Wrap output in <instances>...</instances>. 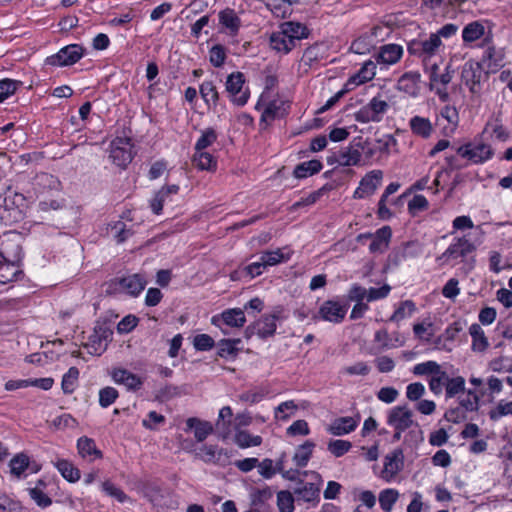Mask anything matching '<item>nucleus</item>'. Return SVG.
<instances>
[{
  "label": "nucleus",
  "instance_id": "f257e3e1",
  "mask_svg": "<svg viewBox=\"0 0 512 512\" xmlns=\"http://www.w3.org/2000/svg\"><path fill=\"white\" fill-rule=\"evenodd\" d=\"M26 197L11 186L0 194V222L5 226H12L24 219Z\"/></svg>",
  "mask_w": 512,
  "mask_h": 512
},
{
  "label": "nucleus",
  "instance_id": "f03ea898",
  "mask_svg": "<svg viewBox=\"0 0 512 512\" xmlns=\"http://www.w3.org/2000/svg\"><path fill=\"white\" fill-rule=\"evenodd\" d=\"M22 257L20 245L10 241L0 243V284H7L17 279L22 271L18 265Z\"/></svg>",
  "mask_w": 512,
  "mask_h": 512
},
{
  "label": "nucleus",
  "instance_id": "7ed1b4c3",
  "mask_svg": "<svg viewBox=\"0 0 512 512\" xmlns=\"http://www.w3.org/2000/svg\"><path fill=\"white\" fill-rule=\"evenodd\" d=\"M305 476H310L311 482H305L299 479L297 486L294 488L293 494L298 501L309 503H317L320 499V488L322 484L321 476L317 472L304 471Z\"/></svg>",
  "mask_w": 512,
  "mask_h": 512
},
{
  "label": "nucleus",
  "instance_id": "20e7f679",
  "mask_svg": "<svg viewBox=\"0 0 512 512\" xmlns=\"http://www.w3.org/2000/svg\"><path fill=\"white\" fill-rule=\"evenodd\" d=\"M281 309L275 310L271 314L263 315L253 324L248 325L244 331L245 338L250 339L257 335L261 339L272 337L277 329L276 322L281 318Z\"/></svg>",
  "mask_w": 512,
  "mask_h": 512
},
{
  "label": "nucleus",
  "instance_id": "39448f33",
  "mask_svg": "<svg viewBox=\"0 0 512 512\" xmlns=\"http://www.w3.org/2000/svg\"><path fill=\"white\" fill-rule=\"evenodd\" d=\"M389 109L387 101L380 97H373L366 105L354 113V118L360 123H379Z\"/></svg>",
  "mask_w": 512,
  "mask_h": 512
},
{
  "label": "nucleus",
  "instance_id": "423d86ee",
  "mask_svg": "<svg viewBox=\"0 0 512 512\" xmlns=\"http://www.w3.org/2000/svg\"><path fill=\"white\" fill-rule=\"evenodd\" d=\"M488 75L489 72L484 71L482 63L474 60L467 61L461 71V79L472 94L480 93L481 82L486 80Z\"/></svg>",
  "mask_w": 512,
  "mask_h": 512
},
{
  "label": "nucleus",
  "instance_id": "0eeeda50",
  "mask_svg": "<svg viewBox=\"0 0 512 512\" xmlns=\"http://www.w3.org/2000/svg\"><path fill=\"white\" fill-rule=\"evenodd\" d=\"M147 280L143 274L136 273L126 277H117L110 281L109 288L113 291H124L127 294L136 297L146 287Z\"/></svg>",
  "mask_w": 512,
  "mask_h": 512
},
{
  "label": "nucleus",
  "instance_id": "6e6552de",
  "mask_svg": "<svg viewBox=\"0 0 512 512\" xmlns=\"http://www.w3.org/2000/svg\"><path fill=\"white\" fill-rule=\"evenodd\" d=\"M245 77L242 72L231 73L225 82L226 92L229 94L231 101L237 106H244L249 99V90H243Z\"/></svg>",
  "mask_w": 512,
  "mask_h": 512
},
{
  "label": "nucleus",
  "instance_id": "1a4fd4ad",
  "mask_svg": "<svg viewBox=\"0 0 512 512\" xmlns=\"http://www.w3.org/2000/svg\"><path fill=\"white\" fill-rule=\"evenodd\" d=\"M84 54V48L78 44H70L56 54L46 58L45 64L55 67L69 66L78 62Z\"/></svg>",
  "mask_w": 512,
  "mask_h": 512
},
{
  "label": "nucleus",
  "instance_id": "9d476101",
  "mask_svg": "<svg viewBox=\"0 0 512 512\" xmlns=\"http://www.w3.org/2000/svg\"><path fill=\"white\" fill-rule=\"evenodd\" d=\"M112 162L121 168H126L132 161V144L128 137H116L110 144Z\"/></svg>",
  "mask_w": 512,
  "mask_h": 512
},
{
  "label": "nucleus",
  "instance_id": "9b49d317",
  "mask_svg": "<svg viewBox=\"0 0 512 512\" xmlns=\"http://www.w3.org/2000/svg\"><path fill=\"white\" fill-rule=\"evenodd\" d=\"M456 152L462 158L468 159L473 164H482L491 159L494 155L492 147L485 143H478L476 145L467 143L458 147Z\"/></svg>",
  "mask_w": 512,
  "mask_h": 512
},
{
  "label": "nucleus",
  "instance_id": "f8f14e48",
  "mask_svg": "<svg viewBox=\"0 0 512 512\" xmlns=\"http://www.w3.org/2000/svg\"><path fill=\"white\" fill-rule=\"evenodd\" d=\"M475 250V246L466 237H459L437 258L443 264H448L451 261L459 258H465L467 255Z\"/></svg>",
  "mask_w": 512,
  "mask_h": 512
},
{
  "label": "nucleus",
  "instance_id": "ddd939ff",
  "mask_svg": "<svg viewBox=\"0 0 512 512\" xmlns=\"http://www.w3.org/2000/svg\"><path fill=\"white\" fill-rule=\"evenodd\" d=\"M346 315L345 306L333 300L325 301L319 308L318 313H313L311 319L316 322L319 319L333 323H340Z\"/></svg>",
  "mask_w": 512,
  "mask_h": 512
},
{
  "label": "nucleus",
  "instance_id": "4468645a",
  "mask_svg": "<svg viewBox=\"0 0 512 512\" xmlns=\"http://www.w3.org/2000/svg\"><path fill=\"white\" fill-rule=\"evenodd\" d=\"M490 38L485 37L483 45H487L480 63L487 68L489 73H496L504 66L505 53L502 48L497 49L495 46L489 45Z\"/></svg>",
  "mask_w": 512,
  "mask_h": 512
},
{
  "label": "nucleus",
  "instance_id": "2eb2a0df",
  "mask_svg": "<svg viewBox=\"0 0 512 512\" xmlns=\"http://www.w3.org/2000/svg\"><path fill=\"white\" fill-rule=\"evenodd\" d=\"M387 423L392 426L394 430L406 431L415 424L413 421V412L407 405L395 406L388 414Z\"/></svg>",
  "mask_w": 512,
  "mask_h": 512
},
{
  "label": "nucleus",
  "instance_id": "dca6fc26",
  "mask_svg": "<svg viewBox=\"0 0 512 512\" xmlns=\"http://www.w3.org/2000/svg\"><path fill=\"white\" fill-rule=\"evenodd\" d=\"M113 331L105 324H98L94 328L93 334L89 337L86 347L91 349V354L100 355L107 347L108 342L112 339Z\"/></svg>",
  "mask_w": 512,
  "mask_h": 512
},
{
  "label": "nucleus",
  "instance_id": "f3484780",
  "mask_svg": "<svg viewBox=\"0 0 512 512\" xmlns=\"http://www.w3.org/2000/svg\"><path fill=\"white\" fill-rule=\"evenodd\" d=\"M383 172L381 170H372L368 172L360 181L359 186L354 191V199H363L375 193L381 185Z\"/></svg>",
  "mask_w": 512,
  "mask_h": 512
},
{
  "label": "nucleus",
  "instance_id": "a211bd4d",
  "mask_svg": "<svg viewBox=\"0 0 512 512\" xmlns=\"http://www.w3.org/2000/svg\"><path fill=\"white\" fill-rule=\"evenodd\" d=\"M392 237V230L389 226H383L378 229L374 234L363 233L357 236V241L361 242L365 238H371L372 241L369 245V251L371 253L384 252L390 243Z\"/></svg>",
  "mask_w": 512,
  "mask_h": 512
},
{
  "label": "nucleus",
  "instance_id": "6ab92c4d",
  "mask_svg": "<svg viewBox=\"0 0 512 512\" xmlns=\"http://www.w3.org/2000/svg\"><path fill=\"white\" fill-rule=\"evenodd\" d=\"M211 323L219 328H221V324L227 327L241 328L246 323V317L243 309H226L222 313L214 315L211 318Z\"/></svg>",
  "mask_w": 512,
  "mask_h": 512
},
{
  "label": "nucleus",
  "instance_id": "aec40b11",
  "mask_svg": "<svg viewBox=\"0 0 512 512\" xmlns=\"http://www.w3.org/2000/svg\"><path fill=\"white\" fill-rule=\"evenodd\" d=\"M404 466V453L401 448H396L385 456L382 478L389 481L396 476Z\"/></svg>",
  "mask_w": 512,
  "mask_h": 512
},
{
  "label": "nucleus",
  "instance_id": "412c9836",
  "mask_svg": "<svg viewBox=\"0 0 512 512\" xmlns=\"http://www.w3.org/2000/svg\"><path fill=\"white\" fill-rule=\"evenodd\" d=\"M221 32L229 36H237L241 27V19L234 9L226 8L218 13Z\"/></svg>",
  "mask_w": 512,
  "mask_h": 512
},
{
  "label": "nucleus",
  "instance_id": "4be33fe9",
  "mask_svg": "<svg viewBox=\"0 0 512 512\" xmlns=\"http://www.w3.org/2000/svg\"><path fill=\"white\" fill-rule=\"evenodd\" d=\"M111 377L115 383L122 384L131 391L139 390L143 385V380L138 375L123 368H114Z\"/></svg>",
  "mask_w": 512,
  "mask_h": 512
},
{
  "label": "nucleus",
  "instance_id": "5701e85b",
  "mask_svg": "<svg viewBox=\"0 0 512 512\" xmlns=\"http://www.w3.org/2000/svg\"><path fill=\"white\" fill-rule=\"evenodd\" d=\"M441 44L442 41L441 39H439L438 35L432 33L426 40L413 41L408 46V51L411 54L419 53L431 56L435 54V52L441 46Z\"/></svg>",
  "mask_w": 512,
  "mask_h": 512
},
{
  "label": "nucleus",
  "instance_id": "b1692460",
  "mask_svg": "<svg viewBox=\"0 0 512 512\" xmlns=\"http://www.w3.org/2000/svg\"><path fill=\"white\" fill-rule=\"evenodd\" d=\"M359 419L351 416L334 419L326 428L327 432L334 436H342L353 432L358 426Z\"/></svg>",
  "mask_w": 512,
  "mask_h": 512
},
{
  "label": "nucleus",
  "instance_id": "393cba45",
  "mask_svg": "<svg viewBox=\"0 0 512 512\" xmlns=\"http://www.w3.org/2000/svg\"><path fill=\"white\" fill-rule=\"evenodd\" d=\"M279 28L283 29L295 47L302 39H306L310 35L308 27L299 22L286 21L281 23Z\"/></svg>",
  "mask_w": 512,
  "mask_h": 512
},
{
  "label": "nucleus",
  "instance_id": "a878e982",
  "mask_svg": "<svg viewBox=\"0 0 512 512\" xmlns=\"http://www.w3.org/2000/svg\"><path fill=\"white\" fill-rule=\"evenodd\" d=\"M420 79V73L412 71L406 72L398 79L397 89L410 96H416L419 92Z\"/></svg>",
  "mask_w": 512,
  "mask_h": 512
},
{
  "label": "nucleus",
  "instance_id": "bb28decb",
  "mask_svg": "<svg viewBox=\"0 0 512 512\" xmlns=\"http://www.w3.org/2000/svg\"><path fill=\"white\" fill-rule=\"evenodd\" d=\"M402 55V46L398 44H386L380 47L376 60L379 63L393 65L401 59Z\"/></svg>",
  "mask_w": 512,
  "mask_h": 512
},
{
  "label": "nucleus",
  "instance_id": "cd10ccee",
  "mask_svg": "<svg viewBox=\"0 0 512 512\" xmlns=\"http://www.w3.org/2000/svg\"><path fill=\"white\" fill-rule=\"evenodd\" d=\"M375 74L376 64L371 60L366 61L359 71L348 79L345 86L349 88L351 85L358 86L364 84L372 80L375 77Z\"/></svg>",
  "mask_w": 512,
  "mask_h": 512
},
{
  "label": "nucleus",
  "instance_id": "c85d7f7f",
  "mask_svg": "<svg viewBox=\"0 0 512 512\" xmlns=\"http://www.w3.org/2000/svg\"><path fill=\"white\" fill-rule=\"evenodd\" d=\"M179 192L178 185H168L162 187L151 199L150 208L152 212L159 215L162 212L163 205L171 195H176Z\"/></svg>",
  "mask_w": 512,
  "mask_h": 512
},
{
  "label": "nucleus",
  "instance_id": "c756f323",
  "mask_svg": "<svg viewBox=\"0 0 512 512\" xmlns=\"http://www.w3.org/2000/svg\"><path fill=\"white\" fill-rule=\"evenodd\" d=\"M270 47L279 53L288 54L295 46L292 40L288 38L287 34L283 29L279 28V31L273 32L270 36Z\"/></svg>",
  "mask_w": 512,
  "mask_h": 512
},
{
  "label": "nucleus",
  "instance_id": "7c9ffc66",
  "mask_svg": "<svg viewBox=\"0 0 512 512\" xmlns=\"http://www.w3.org/2000/svg\"><path fill=\"white\" fill-rule=\"evenodd\" d=\"M187 430H194V436L198 442L204 441L212 432L213 426L198 418H188L186 421Z\"/></svg>",
  "mask_w": 512,
  "mask_h": 512
},
{
  "label": "nucleus",
  "instance_id": "2f4dec72",
  "mask_svg": "<svg viewBox=\"0 0 512 512\" xmlns=\"http://www.w3.org/2000/svg\"><path fill=\"white\" fill-rule=\"evenodd\" d=\"M78 452L83 458L90 457V460L101 459L102 452L97 448L95 441L92 438L83 436L77 441Z\"/></svg>",
  "mask_w": 512,
  "mask_h": 512
},
{
  "label": "nucleus",
  "instance_id": "473e14b6",
  "mask_svg": "<svg viewBox=\"0 0 512 512\" xmlns=\"http://www.w3.org/2000/svg\"><path fill=\"white\" fill-rule=\"evenodd\" d=\"M409 127L414 135L424 139L429 138L433 132V126L430 120L418 115L413 116L409 120Z\"/></svg>",
  "mask_w": 512,
  "mask_h": 512
},
{
  "label": "nucleus",
  "instance_id": "72a5a7b5",
  "mask_svg": "<svg viewBox=\"0 0 512 512\" xmlns=\"http://www.w3.org/2000/svg\"><path fill=\"white\" fill-rule=\"evenodd\" d=\"M469 334L471 335L472 338L471 349L474 352H483L488 348V339L485 336V333L479 324H472L469 328Z\"/></svg>",
  "mask_w": 512,
  "mask_h": 512
},
{
  "label": "nucleus",
  "instance_id": "f704fd0d",
  "mask_svg": "<svg viewBox=\"0 0 512 512\" xmlns=\"http://www.w3.org/2000/svg\"><path fill=\"white\" fill-rule=\"evenodd\" d=\"M485 35V27L480 21L468 23L462 30V39L465 44L473 43Z\"/></svg>",
  "mask_w": 512,
  "mask_h": 512
},
{
  "label": "nucleus",
  "instance_id": "c9c22d12",
  "mask_svg": "<svg viewBox=\"0 0 512 512\" xmlns=\"http://www.w3.org/2000/svg\"><path fill=\"white\" fill-rule=\"evenodd\" d=\"M323 165L321 161L313 159L298 164L293 171V175L298 179H304L321 171Z\"/></svg>",
  "mask_w": 512,
  "mask_h": 512
},
{
  "label": "nucleus",
  "instance_id": "e433bc0d",
  "mask_svg": "<svg viewBox=\"0 0 512 512\" xmlns=\"http://www.w3.org/2000/svg\"><path fill=\"white\" fill-rule=\"evenodd\" d=\"M413 246L412 243L407 242L402 246L393 249L387 258V267L396 268L400 266L411 254L409 249Z\"/></svg>",
  "mask_w": 512,
  "mask_h": 512
},
{
  "label": "nucleus",
  "instance_id": "4c0bfd02",
  "mask_svg": "<svg viewBox=\"0 0 512 512\" xmlns=\"http://www.w3.org/2000/svg\"><path fill=\"white\" fill-rule=\"evenodd\" d=\"M199 92L205 104L209 108H215L219 101V92L212 81H204L200 87Z\"/></svg>",
  "mask_w": 512,
  "mask_h": 512
},
{
  "label": "nucleus",
  "instance_id": "58836bf2",
  "mask_svg": "<svg viewBox=\"0 0 512 512\" xmlns=\"http://www.w3.org/2000/svg\"><path fill=\"white\" fill-rule=\"evenodd\" d=\"M288 113L284 102L271 101L261 115V121L272 122L277 118H283Z\"/></svg>",
  "mask_w": 512,
  "mask_h": 512
},
{
  "label": "nucleus",
  "instance_id": "ea45409f",
  "mask_svg": "<svg viewBox=\"0 0 512 512\" xmlns=\"http://www.w3.org/2000/svg\"><path fill=\"white\" fill-rule=\"evenodd\" d=\"M315 443L307 440L304 444L299 445L294 453L293 461L298 467H305L313 453Z\"/></svg>",
  "mask_w": 512,
  "mask_h": 512
},
{
  "label": "nucleus",
  "instance_id": "a19ab883",
  "mask_svg": "<svg viewBox=\"0 0 512 512\" xmlns=\"http://www.w3.org/2000/svg\"><path fill=\"white\" fill-rule=\"evenodd\" d=\"M57 470L67 481L74 483L80 479V470L66 459L58 460L55 464Z\"/></svg>",
  "mask_w": 512,
  "mask_h": 512
},
{
  "label": "nucleus",
  "instance_id": "79ce46f5",
  "mask_svg": "<svg viewBox=\"0 0 512 512\" xmlns=\"http://www.w3.org/2000/svg\"><path fill=\"white\" fill-rule=\"evenodd\" d=\"M241 343V339H221L218 342L217 355L221 358L236 357L239 353L237 345Z\"/></svg>",
  "mask_w": 512,
  "mask_h": 512
},
{
  "label": "nucleus",
  "instance_id": "37998d69",
  "mask_svg": "<svg viewBox=\"0 0 512 512\" xmlns=\"http://www.w3.org/2000/svg\"><path fill=\"white\" fill-rule=\"evenodd\" d=\"M490 130L492 135L501 142H505L509 138V132L505 129L498 116L486 123L482 135Z\"/></svg>",
  "mask_w": 512,
  "mask_h": 512
},
{
  "label": "nucleus",
  "instance_id": "c03bdc74",
  "mask_svg": "<svg viewBox=\"0 0 512 512\" xmlns=\"http://www.w3.org/2000/svg\"><path fill=\"white\" fill-rule=\"evenodd\" d=\"M361 157L359 149L349 146L339 153L337 161L342 166H354L359 164Z\"/></svg>",
  "mask_w": 512,
  "mask_h": 512
},
{
  "label": "nucleus",
  "instance_id": "a18cd8bd",
  "mask_svg": "<svg viewBox=\"0 0 512 512\" xmlns=\"http://www.w3.org/2000/svg\"><path fill=\"white\" fill-rule=\"evenodd\" d=\"M79 378V370L76 367L69 368L68 372L64 374L61 382V388L64 394H72L77 386Z\"/></svg>",
  "mask_w": 512,
  "mask_h": 512
},
{
  "label": "nucleus",
  "instance_id": "49530a36",
  "mask_svg": "<svg viewBox=\"0 0 512 512\" xmlns=\"http://www.w3.org/2000/svg\"><path fill=\"white\" fill-rule=\"evenodd\" d=\"M235 443L241 448L259 446L262 443V438L258 435H251L245 430H240L235 434Z\"/></svg>",
  "mask_w": 512,
  "mask_h": 512
},
{
  "label": "nucleus",
  "instance_id": "de8ad7c7",
  "mask_svg": "<svg viewBox=\"0 0 512 512\" xmlns=\"http://www.w3.org/2000/svg\"><path fill=\"white\" fill-rule=\"evenodd\" d=\"M416 310L415 303L411 300H406L400 303L399 307L394 311V313L389 318L391 322H399L406 317L412 315V313Z\"/></svg>",
  "mask_w": 512,
  "mask_h": 512
},
{
  "label": "nucleus",
  "instance_id": "09e8293b",
  "mask_svg": "<svg viewBox=\"0 0 512 512\" xmlns=\"http://www.w3.org/2000/svg\"><path fill=\"white\" fill-rule=\"evenodd\" d=\"M11 473L20 477L29 466V457L24 453L15 455L9 463Z\"/></svg>",
  "mask_w": 512,
  "mask_h": 512
},
{
  "label": "nucleus",
  "instance_id": "8fccbe9b",
  "mask_svg": "<svg viewBox=\"0 0 512 512\" xmlns=\"http://www.w3.org/2000/svg\"><path fill=\"white\" fill-rule=\"evenodd\" d=\"M398 497H399V493L395 489L388 488V489L381 491L379 494L380 507L385 512H390L392 510L393 505L397 501Z\"/></svg>",
  "mask_w": 512,
  "mask_h": 512
},
{
  "label": "nucleus",
  "instance_id": "3c124183",
  "mask_svg": "<svg viewBox=\"0 0 512 512\" xmlns=\"http://www.w3.org/2000/svg\"><path fill=\"white\" fill-rule=\"evenodd\" d=\"M193 162L200 170H215L217 162L208 152H196Z\"/></svg>",
  "mask_w": 512,
  "mask_h": 512
},
{
  "label": "nucleus",
  "instance_id": "603ef678",
  "mask_svg": "<svg viewBox=\"0 0 512 512\" xmlns=\"http://www.w3.org/2000/svg\"><path fill=\"white\" fill-rule=\"evenodd\" d=\"M448 374L442 369L429 380V388L435 395H440L446 389Z\"/></svg>",
  "mask_w": 512,
  "mask_h": 512
},
{
  "label": "nucleus",
  "instance_id": "864d4df0",
  "mask_svg": "<svg viewBox=\"0 0 512 512\" xmlns=\"http://www.w3.org/2000/svg\"><path fill=\"white\" fill-rule=\"evenodd\" d=\"M465 392V379L462 376L450 378L446 384V397L453 398L459 393Z\"/></svg>",
  "mask_w": 512,
  "mask_h": 512
},
{
  "label": "nucleus",
  "instance_id": "5fc2aeb1",
  "mask_svg": "<svg viewBox=\"0 0 512 512\" xmlns=\"http://www.w3.org/2000/svg\"><path fill=\"white\" fill-rule=\"evenodd\" d=\"M290 491H280L277 493V506L280 512H293L295 498Z\"/></svg>",
  "mask_w": 512,
  "mask_h": 512
},
{
  "label": "nucleus",
  "instance_id": "6e6d98bb",
  "mask_svg": "<svg viewBox=\"0 0 512 512\" xmlns=\"http://www.w3.org/2000/svg\"><path fill=\"white\" fill-rule=\"evenodd\" d=\"M479 396L474 390H468L466 394L459 398L460 407L465 411H477L479 408Z\"/></svg>",
  "mask_w": 512,
  "mask_h": 512
},
{
  "label": "nucleus",
  "instance_id": "4d7b16f0",
  "mask_svg": "<svg viewBox=\"0 0 512 512\" xmlns=\"http://www.w3.org/2000/svg\"><path fill=\"white\" fill-rule=\"evenodd\" d=\"M226 57V49L221 44H216L209 50V61L214 67H222L225 63Z\"/></svg>",
  "mask_w": 512,
  "mask_h": 512
},
{
  "label": "nucleus",
  "instance_id": "13d9d810",
  "mask_svg": "<svg viewBox=\"0 0 512 512\" xmlns=\"http://www.w3.org/2000/svg\"><path fill=\"white\" fill-rule=\"evenodd\" d=\"M488 414L492 421H497L506 415H512V401L506 402L504 400H500L496 407L491 409Z\"/></svg>",
  "mask_w": 512,
  "mask_h": 512
},
{
  "label": "nucleus",
  "instance_id": "bf43d9fd",
  "mask_svg": "<svg viewBox=\"0 0 512 512\" xmlns=\"http://www.w3.org/2000/svg\"><path fill=\"white\" fill-rule=\"evenodd\" d=\"M352 447V444L350 441L347 440H331L328 443V451L333 454L335 457H341L344 454H346Z\"/></svg>",
  "mask_w": 512,
  "mask_h": 512
},
{
  "label": "nucleus",
  "instance_id": "052dcab7",
  "mask_svg": "<svg viewBox=\"0 0 512 512\" xmlns=\"http://www.w3.org/2000/svg\"><path fill=\"white\" fill-rule=\"evenodd\" d=\"M441 370V366L435 361H426L414 366L415 375H430L431 377Z\"/></svg>",
  "mask_w": 512,
  "mask_h": 512
},
{
  "label": "nucleus",
  "instance_id": "680f3d73",
  "mask_svg": "<svg viewBox=\"0 0 512 512\" xmlns=\"http://www.w3.org/2000/svg\"><path fill=\"white\" fill-rule=\"evenodd\" d=\"M118 396V391L114 387H104L99 391V404L101 407L107 408L116 401Z\"/></svg>",
  "mask_w": 512,
  "mask_h": 512
},
{
  "label": "nucleus",
  "instance_id": "e2e57ef3",
  "mask_svg": "<svg viewBox=\"0 0 512 512\" xmlns=\"http://www.w3.org/2000/svg\"><path fill=\"white\" fill-rule=\"evenodd\" d=\"M217 139V134L212 128H208L203 131L201 137L197 140L195 144L196 152H203L205 148L212 145Z\"/></svg>",
  "mask_w": 512,
  "mask_h": 512
},
{
  "label": "nucleus",
  "instance_id": "0e129e2a",
  "mask_svg": "<svg viewBox=\"0 0 512 512\" xmlns=\"http://www.w3.org/2000/svg\"><path fill=\"white\" fill-rule=\"evenodd\" d=\"M20 85L21 82L17 80L8 78L0 80V102H3L10 95L14 94Z\"/></svg>",
  "mask_w": 512,
  "mask_h": 512
},
{
  "label": "nucleus",
  "instance_id": "69168bd1",
  "mask_svg": "<svg viewBox=\"0 0 512 512\" xmlns=\"http://www.w3.org/2000/svg\"><path fill=\"white\" fill-rule=\"evenodd\" d=\"M31 499L41 508H47L52 504V499L43 492L40 487H33L28 490Z\"/></svg>",
  "mask_w": 512,
  "mask_h": 512
},
{
  "label": "nucleus",
  "instance_id": "338daca9",
  "mask_svg": "<svg viewBox=\"0 0 512 512\" xmlns=\"http://www.w3.org/2000/svg\"><path fill=\"white\" fill-rule=\"evenodd\" d=\"M261 260L265 264L266 268L268 266H274L279 263H282L286 260L281 249H276L274 251H265L260 256Z\"/></svg>",
  "mask_w": 512,
  "mask_h": 512
},
{
  "label": "nucleus",
  "instance_id": "774afa93",
  "mask_svg": "<svg viewBox=\"0 0 512 512\" xmlns=\"http://www.w3.org/2000/svg\"><path fill=\"white\" fill-rule=\"evenodd\" d=\"M429 203L425 196L417 194L408 203V211L415 216L418 212L428 208Z\"/></svg>",
  "mask_w": 512,
  "mask_h": 512
}]
</instances>
